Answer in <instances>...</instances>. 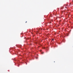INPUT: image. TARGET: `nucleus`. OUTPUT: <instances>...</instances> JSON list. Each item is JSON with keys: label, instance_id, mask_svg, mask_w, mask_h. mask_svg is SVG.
I'll return each instance as SVG.
<instances>
[{"label": "nucleus", "instance_id": "nucleus-3", "mask_svg": "<svg viewBox=\"0 0 73 73\" xmlns=\"http://www.w3.org/2000/svg\"><path fill=\"white\" fill-rule=\"evenodd\" d=\"M36 58V59H37V58Z\"/></svg>", "mask_w": 73, "mask_h": 73}, {"label": "nucleus", "instance_id": "nucleus-1", "mask_svg": "<svg viewBox=\"0 0 73 73\" xmlns=\"http://www.w3.org/2000/svg\"><path fill=\"white\" fill-rule=\"evenodd\" d=\"M42 54H44V52H43L42 53Z\"/></svg>", "mask_w": 73, "mask_h": 73}, {"label": "nucleus", "instance_id": "nucleus-2", "mask_svg": "<svg viewBox=\"0 0 73 73\" xmlns=\"http://www.w3.org/2000/svg\"><path fill=\"white\" fill-rule=\"evenodd\" d=\"M52 41H53V40H54L52 39Z\"/></svg>", "mask_w": 73, "mask_h": 73}, {"label": "nucleus", "instance_id": "nucleus-4", "mask_svg": "<svg viewBox=\"0 0 73 73\" xmlns=\"http://www.w3.org/2000/svg\"><path fill=\"white\" fill-rule=\"evenodd\" d=\"M27 21H26V23H27Z\"/></svg>", "mask_w": 73, "mask_h": 73}, {"label": "nucleus", "instance_id": "nucleus-5", "mask_svg": "<svg viewBox=\"0 0 73 73\" xmlns=\"http://www.w3.org/2000/svg\"><path fill=\"white\" fill-rule=\"evenodd\" d=\"M41 50L40 51V52H41Z\"/></svg>", "mask_w": 73, "mask_h": 73}]
</instances>
